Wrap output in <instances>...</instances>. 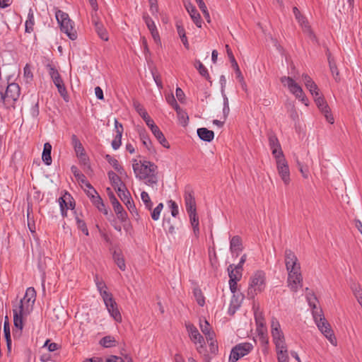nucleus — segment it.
Returning a JSON list of instances; mask_svg holds the SVG:
<instances>
[{
  "label": "nucleus",
  "instance_id": "nucleus-1",
  "mask_svg": "<svg viewBox=\"0 0 362 362\" xmlns=\"http://www.w3.org/2000/svg\"><path fill=\"white\" fill-rule=\"evenodd\" d=\"M35 300L36 291L33 287H29L26 289L23 298L13 303V322L20 331L23 328L25 319L33 311Z\"/></svg>",
  "mask_w": 362,
  "mask_h": 362
},
{
  "label": "nucleus",
  "instance_id": "nucleus-2",
  "mask_svg": "<svg viewBox=\"0 0 362 362\" xmlns=\"http://www.w3.org/2000/svg\"><path fill=\"white\" fill-rule=\"evenodd\" d=\"M132 168L136 177L146 180L148 185L157 183L156 170L157 166L148 160H132Z\"/></svg>",
  "mask_w": 362,
  "mask_h": 362
},
{
  "label": "nucleus",
  "instance_id": "nucleus-3",
  "mask_svg": "<svg viewBox=\"0 0 362 362\" xmlns=\"http://www.w3.org/2000/svg\"><path fill=\"white\" fill-rule=\"evenodd\" d=\"M97 288L110 315L117 322H122V315L112 294L109 291L106 284L102 281H96Z\"/></svg>",
  "mask_w": 362,
  "mask_h": 362
},
{
  "label": "nucleus",
  "instance_id": "nucleus-4",
  "mask_svg": "<svg viewBox=\"0 0 362 362\" xmlns=\"http://www.w3.org/2000/svg\"><path fill=\"white\" fill-rule=\"evenodd\" d=\"M267 287L266 274L263 271H257L250 276L247 289V296L255 298L256 296L263 292Z\"/></svg>",
  "mask_w": 362,
  "mask_h": 362
},
{
  "label": "nucleus",
  "instance_id": "nucleus-5",
  "mask_svg": "<svg viewBox=\"0 0 362 362\" xmlns=\"http://www.w3.org/2000/svg\"><path fill=\"white\" fill-rule=\"evenodd\" d=\"M55 17L62 32L65 33L70 40H75L77 38V33L74 28V23L70 19L68 13L55 8Z\"/></svg>",
  "mask_w": 362,
  "mask_h": 362
},
{
  "label": "nucleus",
  "instance_id": "nucleus-6",
  "mask_svg": "<svg viewBox=\"0 0 362 362\" xmlns=\"http://www.w3.org/2000/svg\"><path fill=\"white\" fill-rule=\"evenodd\" d=\"M313 315L315 322L319 330L324 334L328 341L334 346H337V339L331 329L330 325L327 322L322 314V311L313 310Z\"/></svg>",
  "mask_w": 362,
  "mask_h": 362
},
{
  "label": "nucleus",
  "instance_id": "nucleus-7",
  "mask_svg": "<svg viewBox=\"0 0 362 362\" xmlns=\"http://www.w3.org/2000/svg\"><path fill=\"white\" fill-rule=\"evenodd\" d=\"M284 87H286L289 92L293 94L297 99L308 105V100L306 98L301 86L292 78L289 76H283L280 79Z\"/></svg>",
  "mask_w": 362,
  "mask_h": 362
},
{
  "label": "nucleus",
  "instance_id": "nucleus-8",
  "mask_svg": "<svg viewBox=\"0 0 362 362\" xmlns=\"http://www.w3.org/2000/svg\"><path fill=\"white\" fill-rule=\"evenodd\" d=\"M186 329L191 341L196 347L197 351L200 354H204L205 353V341L202 335L199 333L197 328L192 324H187Z\"/></svg>",
  "mask_w": 362,
  "mask_h": 362
},
{
  "label": "nucleus",
  "instance_id": "nucleus-9",
  "mask_svg": "<svg viewBox=\"0 0 362 362\" xmlns=\"http://www.w3.org/2000/svg\"><path fill=\"white\" fill-rule=\"evenodd\" d=\"M270 329L272 340L276 346V349H283L284 346H286L285 337L281 330V325L276 318H272Z\"/></svg>",
  "mask_w": 362,
  "mask_h": 362
},
{
  "label": "nucleus",
  "instance_id": "nucleus-10",
  "mask_svg": "<svg viewBox=\"0 0 362 362\" xmlns=\"http://www.w3.org/2000/svg\"><path fill=\"white\" fill-rule=\"evenodd\" d=\"M270 329L272 340L276 346V349H283L284 346H286L285 337L281 330V325L276 318H272Z\"/></svg>",
  "mask_w": 362,
  "mask_h": 362
},
{
  "label": "nucleus",
  "instance_id": "nucleus-11",
  "mask_svg": "<svg viewBox=\"0 0 362 362\" xmlns=\"http://www.w3.org/2000/svg\"><path fill=\"white\" fill-rule=\"evenodd\" d=\"M276 169L279 177L285 185H288L291 182V174L288 162L284 156L275 159Z\"/></svg>",
  "mask_w": 362,
  "mask_h": 362
},
{
  "label": "nucleus",
  "instance_id": "nucleus-12",
  "mask_svg": "<svg viewBox=\"0 0 362 362\" xmlns=\"http://www.w3.org/2000/svg\"><path fill=\"white\" fill-rule=\"evenodd\" d=\"M253 346L250 343H241L237 344L231 350L229 362H236L240 358L248 354L252 349Z\"/></svg>",
  "mask_w": 362,
  "mask_h": 362
},
{
  "label": "nucleus",
  "instance_id": "nucleus-13",
  "mask_svg": "<svg viewBox=\"0 0 362 362\" xmlns=\"http://www.w3.org/2000/svg\"><path fill=\"white\" fill-rule=\"evenodd\" d=\"M285 265L288 272L300 271V264L297 256L289 249L285 250Z\"/></svg>",
  "mask_w": 362,
  "mask_h": 362
},
{
  "label": "nucleus",
  "instance_id": "nucleus-14",
  "mask_svg": "<svg viewBox=\"0 0 362 362\" xmlns=\"http://www.w3.org/2000/svg\"><path fill=\"white\" fill-rule=\"evenodd\" d=\"M287 286L293 292H297L302 287L303 276L300 271L288 273Z\"/></svg>",
  "mask_w": 362,
  "mask_h": 362
},
{
  "label": "nucleus",
  "instance_id": "nucleus-15",
  "mask_svg": "<svg viewBox=\"0 0 362 362\" xmlns=\"http://www.w3.org/2000/svg\"><path fill=\"white\" fill-rule=\"evenodd\" d=\"M314 100L315 101L317 106L320 109V112L324 115L326 120L329 124H334V117L332 115V113L330 112V108L327 105L325 99L320 94L317 97H314Z\"/></svg>",
  "mask_w": 362,
  "mask_h": 362
},
{
  "label": "nucleus",
  "instance_id": "nucleus-16",
  "mask_svg": "<svg viewBox=\"0 0 362 362\" xmlns=\"http://www.w3.org/2000/svg\"><path fill=\"white\" fill-rule=\"evenodd\" d=\"M143 19H144L148 30L150 31L154 42L158 45H160L161 42H160V35H159L158 31L157 30V28H156V25L154 21L151 19V18L147 13L144 14Z\"/></svg>",
  "mask_w": 362,
  "mask_h": 362
},
{
  "label": "nucleus",
  "instance_id": "nucleus-17",
  "mask_svg": "<svg viewBox=\"0 0 362 362\" xmlns=\"http://www.w3.org/2000/svg\"><path fill=\"white\" fill-rule=\"evenodd\" d=\"M71 144L74 148L76 156L80 159L81 162L86 163L88 160V157L86 154L84 148L80 140L74 134L71 136Z\"/></svg>",
  "mask_w": 362,
  "mask_h": 362
},
{
  "label": "nucleus",
  "instance_id": "nucleus-18",
  "mask_svg": "<svg viewBox=\"0 0 362 362\" xmlns=\"http://www.w3.org/2000/svg\"><path fill=\"white\" fill-rule=\"evenodd\" d=\"M4 95L7 103L16 101L20 96V87L17 83H10L6 90Z\"/></svg>",
  "mask_w": 362,
  "mask_h": 362
},
{
  "label": "nucleus",
  "instance_id": "nucleus-19",
  "mask_svg": "<svg viewBox=\"0 0 362 362\" xmlns=\"http://www.w3.org/2000/svg\"><path fill=\"white\" fill-rule=\"evenodd\" d=\"M109 197L110 199V202L112 203V205L113 206L115 212L117 214V217L119 219H120L122 221H124L126 220L127 218V214L124 211L122 205L119 203L117 199L115 198L113 193L110 191V188H107Z\"/></svg>",
  "mask_w": 362,
  "mask_h": 362
},
{
  "label": "nucleus",
  "instance_id": "nucleus-20",
  "mask_svg": "<svg viewBox=\"0 0 362 362\" xmlns=\"http://www.w3.org/2000/svg\"><path fill=\"white\" fill-rule=\"evenodd\" d=\"M269 144L275 159L284 156L279 140L275 135L270 134L269 136Z\"/></svg>",
  "mask_w": 362,
  "mask_h": 362
},
{
  "label": "nucleus",
  "instance_id": "nucleus-21",
  "mask_svg": "<svg viewBox=\"0 0 362 362\" xmlns=\"http://www.w3.org/2000/svg\"><path fill=\"white\" fill-rule=\"evenodd\" d=\"M185 6L194 23L198 28H201L202 25V20L195 6H193L190 2L185 4Z\"/></svg>",
  "mask_w": 362,
  "mask_h": 362
},
{
  "label": "nucleus",
  "instance_id": "nucleus-22",
  "mask_svg": "<svg viewBox=\"0 0 362 362\" xmlns=\"http://www.w3.org/2000/svg\"><path fill=\"white\" fill-rule=\"evenodd\" d=\"M187 213L197 211L196 202L192 190H186L184 195Z\"/></svg>",
  "mask_w": 362,
  "mask_h": 362
},
{
  "label": "nucleus",
  "instance_id": "nucleus-23",
  "mask_svg": "<svg viewBox=\"0 0 362 362\" xmlns=\"http://www.w3.org/2000/svg\"><path fill=\"white\" fill-rule=\"evenodd\" d=\"M243 300V295L241 293H233L230 305L228 308V313L233 315L236 310L240 308Z\"/></svg>",
  "mask_w": 362,
  "mask_h": 362
},
{
  "label": "nucleus",
  "instance_id": "nucleus-24",
  "mask_svg": "<svg viewBox=\"0 0 362 362\" xmlns=\"http://www.w3.org/2000/svg\"><path fill=\"white\" fill-rule=\"evenodd\" d=\"M242 240L239 236H233L230 243V250L232 253H235L238 255L242 251Z\"/></svg>",
  "mask_w": 362,
  "mask_h": 362
},
{
  "label": "nucleus",
  "instance_id": "nucleus-25",
  "mask_svg": "<svg viewBox=\"0 0 362 362\" xmlns=\"http://www.w3.org/2000/svg\"><path fill=\"white\" fill-rule=\"evenodd\" d=\"M153 134L155 136V137L158 139L159 143L165 148H169L170 145L168 142V141L165 139L163 134L160 130L158 127L156 125L155 127H153V128L151 129Z\"/></svg>",
  "mask_w": 362,
  "mask_h": 362
},
{
  "label": "nucleus",
  "instance_id": "nucleus-26",
  "mask_svg": "<svg viewBox=\"0 0 362 362\" xmlns=\"http://www.w3.org/2000/svg\"><path fill=\"white\" fill-rule=\"evenodd\" d=\"M230 279L240 281L242 278L243 269L233 264L229 265L228 268Z\"/></svg>",
  "mask_w": 362,
  "mask_h": 362
},
{
  "label": "nucleus",
  "instance_id": "nucleus-27",
  "mask_svg": "<svg viewBox=\"0 0 362 362\" xmlns=\"http://www.w3.org/2000/svg\"><path fill=\"white\" fill-rule=\"evenodd\" d=\"M108 177L115 190H116L119 187H123V186H124V184L122 181L121 177L119 175H117L115 173L112 171L109 172Z\"/></svg>",
  "mask_w": 362,
  "mask_h": 362
},
{
  "label": "nucleus",
  "instance_id": "nucleus-28",
  "mask_svg": "<svg viewBox=\"0 0 362 362\" xmlns=\"http://www.w3.org/2000/svg\"><path fill=\"white\" fill-rule=\"evenodd\" d=\"M197 134L199 138L206 141H211L214 137L213 131L209 130L206 128H199L197 129Z\"/></svg>",
  "mask_w": 362,
  "mask_h": 362
},
{
  "label": "nucleus",
  "instance_id": "nucleus-29",
  "mask_svg": "<svg viewBox=\"0 0 362 362\" xmlns=\"http://www.w3.org/2000/svg\"><path fill=\"white\" fill-rule=\"evenodd\" d=\"M52 146L49 143H45L44 144V148L42 151V158L44 163L49 165L52 163L51 158Z\"/></svg>",
  "mask_w": 362,
  "mask_h": 362
},
{
  "label": "nucleus",
  "instance_id": "nucleus-30",
  "mask_svg": "<svg viewBox=\"0 0 362 362\" xmlns=\"http://www.w3.org/2000/svg\"><path fill=\"white\" fill-rule=\"evenodd\" d=\"M117 344L116 339L110 335L103 337L99 341V344L105 348L115 347Z\"/></svg>",
  "mask_w": 362,
  "mask_h": 362
},
{
  "label": "nucleus",
  "instance_id": "nucleus-31",
  "mask_svg": "<svg viewBox=\"0 0 362 362\" xmlns=\"http://www.w3.org/2000/svg\"><path fill=\"white\" fill-rule=\"evenodd\" d=\"M107 161L112 166V168L120 175H123L125 174L124 170L122 166L119 163L118 160L110 156V155L106 156Z\"/></svg>",
  "mask_w": 362,
  "mask_h": 362
},
{
  "label": "nucleus",
  "instance_id": "nucleus-32",
  "mask_svg": "<svg viewBox=\"0 0 362 362\" xmlns=\"http://www.w3.org/2000/svg\"><path fill=\"white\" fill-rule=\"evenodd\" d=\"M34 25H35V18H34V13L32 8L29 9L28 13V18L25 21V32L30 33L34 30Z\"/></svg>",
  "mask_w": 362,
  "mask_h": 362
},
{
  "label": "nucleus",
  "instance_id": "nucleus-33",
  "mask_svg": "<svg viewBox=\"0 0 362 362\" xmlns=\"http://www.w3.org/2000/svg\"><path fill=\"white\" fill-rule=\"evenodd\" d=\"M199 327L201 331L205 335L206 338L212 335H215L214 332L212 331L211 326L206 320H200Z\"/></svg>",
  "mask_w": 362,
  "mask_h": 362
},
{
  "label": "nucleus",
  "instance_id": "nucleus-34",
  "mask_svg": "<svg viewBox=\"0 0 362 362\" xmlns=\"http://www.w3.org/2000/svg\"><path fill=\"white\" fill-rule=\"evenodd\" d=\"M175 110L177 112L180 124H181L182 126H186L189 120L187 114L180 107H177Z\"/></svg>",
  "mask_w": 362,
  "mask_h": 362
},
{
  "label": "nucleus",
  "instance_id": "nucleus-35",
  "mask_svg": "<svg viewBox=\"0 0 362 362\" xmlns=\"http://www.w3.org/2000/svg\"><path fill=\"white\" fill-rule=\"evenodd\" d=\"M95 30H96L98 35H99V37L102 40H103L105 41H107L109 39L108 34L107 33L106 29L103 27V24L100 23H95Z\"/></svg>",
  "mask_w": 362,
  "mask_h": 362
},
{
  "label": "nucleus",
  "instance_id": "nucleus-36",
  "mask_svg": "<svg viewBox=\"0 0 362 362\" xmlns=\"http://www.w3.org/2000/svg\"><path fill=\"white\" fill-rule=\"evenodd\" d=\"M91 202L100 211L103 212L105 214H107V210L105 208V206L99 195L95 196V197L93 199H91Z\"/></svg>",
  "mask_w": 362,
  "mask_h": 362
},
{
  "label": "nucleus",
  "instance_id": "nucleus-37",
  "mask_svg": "<svg viewBox=\"0 0 362 362\" xmlns=\"http://www.w3.org/2000/svg\"><path fill=\"white\" fill-rule=\"evenodd\" d=\"M113 259L118 266V267L122 270L124 271L126 269L125 262L123 256L119 252H115L113 255Z\"/></svg>",
  "mask_w": 362,
  "mask_h": 362
},
{
  "label": "nucleus",
  "instance_id": "nucleus-38",
  "mask_svg": "<svg viewBox=\"0 0 362 362\" xmlns=\"http://www.w3.org/2000/svg\"><path fill=\"white\" fill-rule=\"evenodd\" d=\"M277 352V358L279 362H288V356L287 351V346H284L283 349H276Z\"/></svg>",
  "mask_w": 362,
  "mask_h": 362
},
{
  "label": "nucleus",
  "instance_id": "nucleus-39",
  "mask_svg": "<svg viewBox=\"0 0 362 362\" xmlns=\"http://www.w3.org/2000/svg\"><path fill=\"white\" fill-rule=\"evenodd\" d=\"M66 198V196H64V197H62L59 199V205H60L62 216L66 215L67 209L74 208V206L71 202H70L69 204L66 203V202L65 200Z\"/></svg>",
  "mask_w": 362,
  "mask_h": 362
},
{
  "label": "nucleus",
  "instance_id": "nucleus-40",
  "mask_svg": "<svg viewBox=\"0 0 362 362\" xmlns=\"http://www.w3.org/2000/svg\"><path fill=\"white\" fill-rule=\"evenodd\" d=\"M49 74L50 77L52 78L53 83L54 84L62 81L58 71L57 69H55L54 67H52V66H49Z\"/></svg>",
  "mask_w": 362,
  "mask_h": 362
},
{
  "label": "nucleus",
  "instance_id": "nucleus-41",
  "mask_svg": "<svg viewBox=\"0 0 362 362\" xmlns=\"http://www.w3.org/2000/svg\"><path fill=\"white\" fill-rule=\"evenodd\" d=\"M115 191L123 202H125V201L130 197V194L127 190L125 185L123 186V187H119Z\"/></svg>",
  "mask_w": 362,
  "mask_h": 362
},
{
  "label": "nucleus",
  "instance_id": "nucleus-42",
  "mask_svg": "<svg viewBox=\"0 0 362 362\" xmlns=\"http://www.w3.org/2000/svg\"><path fill=\"white\" fill-rule=\"evenodd\" d=\"M84 191L90 199H93L95 196L99 195L96 190L88 182H85Z\"/></svg>",
  "mask_w": 362,
  "mask_h": 362
},
{
  "label": "nucleus",
  "instance_id": "nucleus-43",
  "mask_svg": "<svg viewBox=\"0 0 362 362\" xmlns=\"http://www.w3.org/2000/svg\"><path fill=\"white\" fill-rule=\"evenodd\" d=\"M141 198L142 202L145 204L146 208L148 210H151L153 206V203L151 200L148 194L146 192H142L141 194Z\"/></svg>",
  "mask_w": 362,
  "mask_h": 362
},
{
  "label": "nucleus",
  "instance_id": "nucleus-44",
  "mask_svg": "<svg viewBox=\"0 0 362 362\" xmlns=\"http://www.w3.org/2000/svg\"><path fill=\"white\" fill-rule=\"evenodd\" d=\"M206 339L209 344L210 351L212 354H215L218 351V346L216 341L214 339V335L208 337Z\"/></svg>",
  "mask_w": 362,
  "mask_h": 362
},
{
  "label": "nucleus",
  "instance_id": "nucleus-45",
  "mask_svg": "<svg viewBox=\"0 0 362 362\" xmlns=\"http://www.w3.org/2000/svg\"><path fill=\"white\" fill-rule=\"evenodd\" d=\"M56 86V87L58 89V92L61 95V96L65 100H67V98H68V95H67V91L66 90V88L64 86V82L63 81H61L59 83H57L54 84Z\"/></svg>",
  "mask_w": 362,
  "mask_h": 362
},
{
  "label": "nucleus",
  "instance_id": "nucleus-46",
  "mask_svg": "<svg viewBox=\"0 0 362 362\" xmlns=\"http://www.w3.org/2000/svg\"><path fill=\"white\" fill-rule=\"evenodd\" d=\"M76 221L78 228L80 229L86 235H88V230L84 221L80 218L78 216L76 217Z\"/></svg>",
  "mask_w": 362,
  "mask_h": 362
},
{
  "label": "nucleus",
  "instance_id": "nucleus-47",
  "mask_svg": "<svg viewBox=\"0 0 362 362\" xmlns=\"http://www.w3.org/2000/svg\"><path fill=\"white\" fill-rule=\"evenodd\" d=\"M199 9L202 11L204 17L207 19V21H210V15L207 10V7L203 0L197 1Z\"/></svg>",
  "mask_w": 362,
  "mask_h": 362
},
{
  "label": "nucleus",
  "instance_id": "nucleus-48",
  "mask_svg": "<svg viewBox=\"0 0 362 362\" xmlns=\"http://www.w3.org/2000/svg\"><path fill=\"white\" fill-rule=\"evenodd\" d=\"M199 9L202 11L204 17L207 19V21H210V15L207 10V7L203 0L197 1Z\"/></svg>",
  "mask_w": 362,
  "mask_h": 362
},
{
  "label": "nucleus",
  "instance_id": "nucleus-49",
  "mask_svg": "<svg viewBox=\"0 0 362 362\" xmlns=\"http://www.w3.org/2000/svg\"><path fill=\"white\" fill-rule=\"evenodd\" d=\"M195 68L199 71V74L204 76L208 77L209 74L206 68L204 66V64L200 61H196L195 62Z\"/></svg>",
  "mask_w": 362,
  "mask_h": 362
},
{
  "label": "nucleus",
  "instance_id": "nucleus-50",
  "mask_svg": "<svg viewBox=\"0 0 362 362\" xmlns=\"http://www.w3.org/2000/svg\"><path fill=\"white\" fill-rule=\"evenodd\" d=\"M163 209V204L160 203L152 211L151 218L154 221H158L160 218V213Z\"/></svg>",
  "mask_w": 362,
  "mask_h": 362
},
{
  "label": "nucleus",
  "instance_id": "nucleus-51",
  "mask_svg": "<svg viewBox=\"0 0 362 362\" xmlns=\"http://www.w3.org/2000/svg\"><path fill=\"white\" fill-rule=\"evenodd\" d=\"M194 294L197 303L200 306H203L205 303V300L202 291L199 289H194Z\"/></svg>",
  "mask_w": 362,
  "mask_h": 362
},
{
  "label": "nucleus",
  "instance_id": "nucleus-52",
  "mask_svg": "<svg viewBox=\"0 0 362 362\" xmlns=\"http://www.w3.org/2000/svg\"><path fill=\"white\" fill-rule=\"evenodd\" d=\"M140 139L144 146L150 150L151 147V141H150L149 138L148 137L145 132H142L140 133Z\"/></svg>",
  "mask_w": 362,
  "mask_h": 362
},
{
  "label": "nucleus",
  "instance_id": "nucleus-53",
  "mask_svg": "<svg viewBox=\"0 0 362 362\" xmlns=\"http://www.w3.org/2000/svg\"><path fill=\"white\" fill-rule=\"evenodd\" d=\"M134 107H135L136 112L143 118V119H144L145 118H146L148 116V114L147 113L146 110L140 104L135 103Z\"/></svg>",
  "mask_w": 362,
  "mask_h": 362
},
{
  "label": "nucleus",
  "instance_id": "nucleus-54",
  "mask_svg": "<svg viewBox=\"0 0 362 362\" xmlns=\"http://www.w3.org/2000/svg\"><path fill=\"white\" fill-rule=\"evenodd\" d=\"M238 280L229 279V287L232 293H240L238 288Z\"/></svg>",
  "mask_w": 362,
  "mask_h": 362
},
{
  "label": "nucleus",
  "instance_id": "nucleus-55",
  "mask_svg": "<svg viewBox=\"0 0 362 362\" xmlns=\"http://www.w3.org/2000/svg\"><path fill=\"white\" fill-rule=\"evenodd\" d=\"M297 165L302 176L307 179L309 177V171L308 167H305L300 162H297Z\"/></svg>",
  "mask_w": 362,
  "mask_h": 362
},
{
  "label": "nucleus",
  "instance_id": "nucleus-56",
  "mask_svg": "<svg viewBox=\"0 0 362 362\" xmlns=\"http://www.w3.org/2000/svg\"><path fill=\"white\" fill-rule=\"evenodd\" d=\"M165 99H166V101L167 103L170 105L175 110H176V107H180L177 103V101L173 95V93H169L166 96H165Z\"/></svg>",
  "mask_w": 362,
  "mask_h": 362
},
{
  "label": "nucleus",
  "instance_id": "nucleus-57",
  "mask_svg": "<svg viewBox=\"0 0 362 362\" xmlns=\"http://www.w3.org/2000/svg\"><path fill=\"white\" fill-rule=\"evenodd\" d=\"M236 73V77L238 79L239 82L241 84L242 88L245 90H247V85L244 81L243 76L239 69V66H237V70L235 71Z\"/></svg>",
  "mask_w": 362,
  "mask_h": 362
},
{
  "label": "nucleus",
  "instance_id": "nucleus-58",
  "mask_svg": "<svg viewBox=\"0 0 362 362\" xmlns=\"http://www.w3.org/2000/svg\"><path fill=\"white\" fill-rule=\"evenodd\" d=\"M298 22L302 26L305 33H307L309 34L311 33V31L310 30V26H309L306 19L305 18V17H303V16L300 17V21H298Z\"/></svg>",
  "mask_w": 362,
  "mask_h": 362
},
{
  "label": "nucleus",
  "instance_id": "nucleus-59",
  "mask_svg": "<svg viewBox=\"0 0 362 362\" xmlns=\"http://www.w3.org/2000/svg\"><path fill=\"white\" fill-rule=\"evenodd\" d=\"M168 205L171 209V214L173 216L175 217L179 213L178 206L177 204L173 200H170L168 202Z\"/></svg>",
  "mask_w": 362,
  "mask_h": 362
},
{
  "label": "nucleus",
  "instance_id": "nucleus-60",
  "mask_svg": "<svg viewBox=\"0 0 362 362\" xmlns=\"http://www.w3.org/2000/svg\"><path fill=\"white\" fill-rule=\"evenodd\" d=\"M328 62H329L330 71H331L333 76H337L339 74V72L337 71V66L334 62L333 59H332L331 57H329Z\"/></svg>",
  "mask_w": 362,
  "mask_h": 362
},
{
  "label": "nucleus",
  "instance_id": "nucleus-61",
  "mask_svg": "<svg viewBox=\"0 0 362 362\" xmlns=\"http://www.w3.org/2000/svg\"><path fill=\"white\" fill-rule=\"evenodd\" d=\"M72 171L74 172L75 176L77 177L78 182L82 183V187H85V182H87L85 179V176L82 174H80L76 171V168L75 167H72Z\"/></svg>",
  "mask_w": 362,
  "mask_h": 362
},
{
  "label": "nucleus",
  "instance_id": "nucleus-62",
  "mask_svg": "<svg viewBox=\"0 0 362 362\" xmlns=\"http://www.w3.org/2000/svg\"><path fill=\"white\" fill-rule=\"evenodd\" d=\"M24 77L26 78L27 81H30L33 79V73L31 69L28 64H26L23 69Z\"/></svg>",
  "mask_w": 362,
  "mask_h": 362
},
{
  "label": "nucleus",
  "instance_id": "nucleus-63",
  "mask_svg": "<svg viewBox=\"0 0 362 362\" xmlns=\"http://www.w3.org/2000/svg\"><path fill=\"white\" fill-rule=\"evenodd\" d=\"M302 78L306 88L315 83L308 74H303Z\"/></svg>",
  "mask_w": 362,
  "mask_h": 362
},
{
  "label": "nucleus",
  "instance_id": "nucleus-64",
  "mask_svg": "<svg viewBox=\"0 0 362 362\" xmlns=\"http://www.w3.org/2000/svg\"><path fill=\"white\" fill-rule=\"evenodd\" d=\"M105 362H124V360L119 356H110L105 359Z\"/></svg>",
  "mask_w": 362,
  "mask_h": 362
}]
</instances>
